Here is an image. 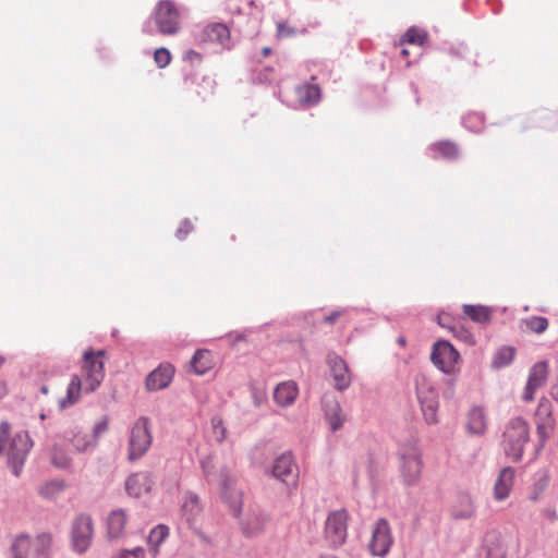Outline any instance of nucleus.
<instances>
[{"label":"nucleus","mask_w":558,"mask_h":558,"mask_svg":"<svg viewBox=\"0 0 558 558\" xmlns=\"http://www.w3.org/2000/svg\"><path fill=\"white\" fill-rule=\"evenodd\" d=\"M191 367L197 375H203L213 367V357L209 351L197 350L191 361Z\"/></svg>","instance_id":"obj_29"},{"label":"nucleus","mask_w":558,"mask_h":558,"mask_svg":"<svg viewBox=\"0 0 558 558\" xmlns=\"http://www.w3.org/2000/svg\"><path fill=\"white\" fill-rule=\"evenodd\" d=\"M203 470L208 482H217L220 487L222 498L229 504L234 513H239L242 507V494L234 486V478L228 469H221L216 478V474L207 470V463L203 462Z\"/></svg>","instance_id":"obj_6"},{"label":"nucleus","mask_w":558,"mask_h":558,"mask_svg":"<svg viewBox=\"0 0 558 558\" xmlns=\"http://www.w3.org/2000/svg\"><path fill=\"white\" fill-rule=\"evenodd\" d=\"M430 361L439 371L447 375H457L460 372V353L446 340L434 343Z\"/></svg>","instance_id":"obj_4"},{"label":"nucleus","mask_w":558,"mask_h":558,"mask_svg":"<svg viewBox=\"0 0 558 558\" xmlns=\"http://www.w3.org/2000/svg\"><path fill=\"white\" fill-rule=\"evenodd\" d=\"M8 392L7 385L0 381V398L4 397Z\"/></svg>","instance_id":"obj_52"},{"label":"nucleus","mask_w":558,"mask_h":558,"mask_svg":"<svg viewBox=\"0 0 558 558\" xmlns=\"http://www.w3.org/2000/svg\"><path fill=\"white\" fill-rule=\"evenodd\" d=\"M299 396V387L295 381L287 380L278 384L274 390V400L277 405L287 408L292 405Z\"/></svg>","instance_id":"obj_23"},{"label":"nucleus","mask_w":558,"mask_h":558,"mask_svg":"<svg viewBox=\"0 0 558 558\" xmlns=\"http://www.w3.org/2000/svg\"><path fill=\"white\" fill-rule=\"evenodd\" d=\"M453 517L457 519H470L475 514V504L470 494H460L453 506Z\"/></svg>","instance_id":"obj_26"},{"label":"nucleus","mask_w":558,"mask_h":558,"mask_svg":"<svg viewBox=\"0 0 558 558\" xmlns=\"http://www.w3.org/2000/svg\"><path fill=\"white\" fill-rule=\"evenodd\" d=\"M427 40V34L420 29V28H410L408 29V32L404 34V36L402 37L401 41H400V45H403L405 43L408 44H414V45H417V46H422L426 43Z\"/></svg>","instance_id":"obj_37"},{"label":"nucleus","mask_w":558,"mask_h":558,"mask_svg":"<svg viewBox=\"0 0 558 558\" xmlns=\"http://www.w3.org/2000/svg\"><path fill=\"white\" fill-rule=\"evenodd\" d=\"M71 458L63 451L61 446L54 445L51 451V462L59 469H69L71 466Z\"/></svg>","instance_id":"obj_36"},{"label":"nucleus","mask_w":558,"mask_h":558,"mask_svg":"<svg viewBox=\"0 0 558 558\" xmlns=\"http://www.w3.org/2000/svg\"><path fill=\"white\" fill-rule=\"evenodd\" d=\"M514 355H515L514 348H512V347L500 348L494 356V361H493L494 367L500 368V367L508 366L513 361Z\"/></svg>","instance_id":"obj_35"},{"label":"nucleus","mask_w":558,"mask_h":558,"mask_svg":"<svg viewBox=\"0 0 558 558\" xmlns=\"http://www.w3.org/2000/svg\"><path fill=\"white\" fill-rule=\"evenodd\" d=\"M433 150L448 159H453L458 156V148L451 142H438L433 145Z\"/></svg>","instance_id":"obj_40"},{"label":"nucleus","mask_w":558,"mask_h":558,"mask_svg":"<svg viewBox=\"0 0 558 558\" xmlns=\"http://www.w3.org/2000/svg\"><path fill=\"white\" fill-rule=\"evenodd\" d=\"M154 21L161 35H175L181 27V13L174 2L161 0L155 7Z\"/></svg>","instance_id":"obj_5"},{"label":"nucleus","mask_w":558,"mask_h":558,"mask_svg":"<svg viewBox=\"0 0 558 558\" xmlns=\"http://www.w3.org/2000/svg\"><path fill=\"white\" fill-rule=\"evenodd\" d=\"M128 523L126 513L121 510H113L107 519V532L110 538H119L123 535Z\"/></svg>","instance_id":"obj_25"},{"label":"nucleus","mask_w":558,"mask_h":558,"mask_svg":"<svg viewBox=\"0 0 558 558\" xmlns=\"http://www.w3.org/2000/svg\"><path fill=\"white\" fill-rule=\"evenodd\" d=\"M514 483V470L512 468H504L494 484V498L497 501L506 500L512 490Z\"/></svg>","instance_id":"obj_22"},{"label":"nucleus","mask_w":558,"mask_h":558,"mask_svg":"<svg viewBox=\"0 0 558 558\" xmlns=\"http://www.w3.org/2000/svg\"><path fill=\"white\" fill-rule=\"evenodd\" d=\"M529 439L530 429L527 422L521 417L510 420L506 425L501 441L506 456L513 462L520 461Z\"/></svg>","instance_id":"obj_2"},{"label":"nucleus","mask_w":558,"mask_h":558,"mask_svg":"<svg viewBox=\"0 0 558 558\" xmlns=\"http://www.w3.org/2000/svg\"><path fill=\"white\" fill-rule=\"evenodd\" d=\"M153 441L147 417H140L134 423L129 438L128 460L133 462L141 459L150 448Z\"/></svg>","instance_id":"obj_3"},{"label":"nucleus","mask_w":558,"mask_h":558,"mask_svg":"<svg viewBox=\"0 0 558 558\" xmlns=\"http://www.w3.org/2000/svg\"><path fill=\"white\" fill-rule=\"evenodd\" d=\"M416 395L421 403L425 421L428 424L437 422L438 393L425 375L415 377Z\"/></svg>","instance_id":"obj_8"},{"label":"nucleus","mask_w":558,"mask_h":558,"mask_svg":"<svg viewBox=\"0 0 558 558\" xmlns=\"http://www.w3.org/2000/svg\"><path fill=\"white\" fill-rule=\"evenodd\" d=\"M93 532L94 529L90 517L81 514L75 519L72 527V545L75 551L82 554L89 548Z\"/></svg>","instance_id":"obj_11"},{"label":"nucleus","mask_w":558,"mask_h":558,"mask_svg":"<svg viewBox=\"0 0 558 558\" xmlns=\"http://www.w3.org/2000/svg\"><path fill=\"white\" fill-rule=\"evenodd\" d=\"M293 35H295V31L293 27H291L284 22L277 23V36L279 38H286Z\"/></svg>","instance_id":"obj_46"},{"label":"nucleus","mask_w":558,"mask_h":558,"mask_svg":"<svg viewBox=\"0 0 558 558\" xmlns=\"http://www.w3.org/2000/svg\"><path fill=\"white\" fill-rule=\"evenodd\" d=\"M422 471L423 460L421 450L415 446L404 448L400 456V476L402 482L408 486L415 485L422 476Z\"/></svg>","instance_id":"obj_9"},{"label":"nucleus","mask_w":558,"mask_h":558,"mask_svg":"<svg viewBox=\"0 0 558 558\" xmlns=\"http://www.w3.org/2000/svg\"><path fill=\"white\" fill-rule=\"evenodd\" d=\"M52 546V535L50 533L38 534L32 542V549L36 558H49V551Z\"/></svg>","instance_id":"obj_32"},{"label":"nucleus","mask_w":558,"mask_h":558,"mask_svg":"<svg viewBox=\"0 0 558 558\" xmlns=\"http://www.w3.org/2000/svg\"><path fill=\"white\" fill-rule=\"evenodd\" d=\"M214 429L215 434L218 436V440H223L226 437V428L220 421L218 423H214Z\"/></svg>","instance_id":"obj_49"},{"label":"nucleus","mask_w":558,"mask_h":558,"mask_svg":"<svg viewBox=\"0 0 558 558\" xmlns=\"http://www.w3.org/2000/svg\"><path fill=\"white\" fill-rule=\"evenodd\" d=\"M473 119H478V117L476 114H470L466 119V123H471Z\"/></svg>","instance_id":"obj_55"},{"label":"nucleus","mask_w":558,"mask_h":558,"mask_svg":"<svg viewBox=\"0 0 558 558\" xmlns=\"http://www.w3.org/2000/svg\"><path fill=\"white\" fill-rule=\"evenodd\" d=\"M63 441L70 444L76 452H85L96 446L95 437L80 426H73L63 432Z\"/></svg>","instance_id":"obj_17"},{"label":"nucleus","mask_w":558,"mask_h":558,"mask_svg":"<svg viewBox=\"0 0 558 558\" xmlns=\"http://www.w3.org/2000/svg\"><path fill=\"white\" fill-rule=\"evenodd\" d=\"M193 222L190 219H184L183 221H181L179 228L177 229L178 239H185L193 231Z\"/></svg>","instance_id":"obj_45"},{"label":"nucleus","mask_w":558,"mask_h":558,"mask_svg":"<svg viewBox=\"0 0 558 558\" xmlns=\"http://www.w3.org/2000/svg\"><path fill=\"white\" fill-rule=\"evenodd\" d=\"M450 330L453 332V335L457 338L464 341L465 343H469V344L475 343L473 335L470 331L465 330L464 328L453 326V327H450Z\"/></svg>","instance_id":"obj_42"},{"label":"nucleus","mask_w":558,"mask_h":558,"mask_svg":"<svg viewBox=\"0 0 558 558\" xmlns=\"http://www.w3.org/2000/svg\"><path fill=\"white\" fill-rule=\"evenodd\" d=\"M391 529L387 520L379 519L372 532L369 549L374 556L384 557L392 545Z\"/></svg>","instance_id":"obj_13"},{"label":"nucleus","mask_w":558,"mask_h":558,"mask_svg":"<svg viewBox=\"0 0 558 558\" xmlns=\"http://www.w3.org/2000/svg\"><path fill=\"white\" fill-rule=\"evenodd\" d=\"M525 328L534 333H543L548 328V320L543 316H532L522 322Z\"/></svg>","instance_id":"obj_38"},{"label":"nucleus","mask_w":558,"mask_h":558,"mask_svg":"<svg viewBox=\"0 0 558 558\" xmlns=\"http://www.w3.org/2000/svg\"><path fill=\"white\" fill-rule=\"evenodd\" d=\"M183 59L185 61H189L191 63H194V62H197L199 63L202 61V56L199 52L195 51V50H187L185 53H184V57Z\"/></svg>","instance_id":"obj_48"},{"label":"nucleus","mask_w":558,"mask_h":558,"mask_svg":"<svg viewBox=\"0 0 558 558\" xmlns=\"http://www.w3.org/2000/svg\"><path fill=\"white\" fill-rule=\"evenodd\" d=\"M154 481L149 473L137 472L130 475L125 482V489L129 495L141 497L148 494L153 487Z\"/></svg>","instance_id":"obj_20"},{"label":"nucleus","mask_w":558,"mask_h":558,"mask_svg":"<svg viewBox=\"0 0 558 558\" xmlns=\"http://www.w3.org/2000/svg\"><path fill=\"white\" fill-rule=\"evenodd\" d=\"M296 96L299 102L304 106L315 105L322 98V90L316 84H303L296 88Z\"/></svg>","instance_id":"obj_28"},{"label":"nucleus","mask_w":558,"mask_h":558,"mask_svg":"<svg viewBox=\"0 0 558 558\" xmlns=\"http://www.w3.org/2000/svg\"><path fill=\"white\" fill-rule=\"evenodd\" d=\"M270 52H271V49H270L269 47H265V48L263 49V54H264L265 57L269 56V54H270Z\"/></svg>","instance_id":"obj_54"},{"label":"nucleus","mask_w":558,"mask_h":558,"mask_svg":"<svg viewBox=\"0 0 558 558\" xmlns=\"http://www.w3.org/2000/svg\"><path fill=\"white\" fill-rule=\"evenodd\" d=\"M41 390H43L44 393H47V391H48L47 387H43Z\"/></svg>","instance_id":"obj_58"},{"label":"nucleus","mask_w":558,"mask_h":558,"mask_svg":"<svg viewBox=\"0 0 558 558\" xmlns=\"http://www.w3.org/2000/svg\"><path fill=\"white\" fill-rule=\"evenodd\" d=\"M183 514L187 521H193L195 517L201 512L199 499L196 495H187L182 505Z\"/></svg>","instance_id":"obj_34"},{"label":"nucleus","mask_w":558,"mask_h":558,"mask_svg":"<svg viewBox=\"0 0 558 558\" xmlns=\"http://www.w3.org/2000/svg\"><path fill=\"white\" fill-rule=\"evenodd\" d=\"M328 365L335 380V387L340 391L349 388L351 385V375L345 362L337 354H329Z\"/></svg>","instance_id":"obj_18"},{"label":"nucleus","mask_w":558,"mask_h":558,"mask_svg":"<svg viewBox=\"0 0 558 558\" xmlns=\"http://www.w3.org/2000/svg\"><path fill=\"white\" fill-rule=\"evenodd\" d=\"M174 375V368L170 364L160 365L153 371L146 378V387L148 390H160L171 383Z\"/></svg>","instance_id":"obj_21"},{"label":"nucleus","mask_w":558,"mask_h":558,"mask_svg":"<svg viewBox=\"0 0 558 558\" xmlns=\"http://www.w3.org/2000/svg\"><path fill=\"white\" fill-rule=\"evenodd\" d=\"M486 558H513L519 554V542L496 533L486 538Z\"/></svg>","instance_id":"obj_10"},{"label":"nucleus","mask_w":558,"mask_h":558,"mask_svg":"<svg viewBox=\"0 0 558 558\" xmlns=\"http://www.w3.org/2000/svg\"><path fill=\"white\" fill-rule=\"evenodd\" d=\"M106 351H94L88 349L84 352L82 363V375H73L66 389V397L61 400L62 409L75 404L82 392H94L105 378L104 360Z\"/></svg>","instance_id":"obj_1"},{"label":"nucleus","mask_w":558,"mask_h":558,"mask_svg":"<svg viewBox=\"0 0 558 558\" xmlns=\"http://www.w3.org/2000/svg\"><path fill=\"white\" fill-rule=\"evenodd\" d=\"M535 423L538 436L542 440H545L555 427L553 407L550 401L545 397L539 399L535 411Z\"/></svg>","instance_id":"obj_16"},{"label":"nucleus","mask_w":558,"mask_h":558,"mask_svg":"<svg viewBox=\"0 0 558 558\" xmlns=\"http://www.w3.org/2000/svg\"><path fill=\"white\" fill-rule=\"evenodd\" d=\"M31 449V440L27 434H16L9 446L8 462L14 475L19 476L26 456Z\"/></svg>","instance_id":"obj_12"},{"label":"nucleus","mask_w":558,"mask_h":558,"mask_svg":"<svg viewBox=\"0 0 558 558\" xmlns=\"http://www.w3.org/2000/svg\"><path fill=\"white\" fill-rule=\"evenodd\" d=\"M323 409L330 428L332 430L341 428L345 421V415L335 396L327 393L323 397Z\"/></svg>","instance_id":"obj_19"},{"label":"nucleus","mask_w":558,"mask_h":558,"mask_svg":"<svg viewBox=\"0 0 558 558\" xmlns=\"http://www.w3.org/2000/svg\"><path fill=\"white\" fill-rule=\"evenodd\" d=\"M547 377L548 363L546 361L535 363L529 372L527 381L522 393L523 401H533L535 391L545 385Z\"/></svg>","instance_id":"obj_15"},{"label":"nucleus","mask_w":558,"mask_h":558,"mask_svg":"<svg viewBox=\"0 0 558 558\" xmlns=\"http://www.w3.org/2000/svg\"><path fill=\"white\" fill-rule=\"evenodd\" d=\"M108 429V420L106 417L98 421L93 427L92 437H95V444L97 442V438L100 434L105 433Z\"/></svg>","instance_id":"obj_47"},{"label":"nucleus","mask_w":558,"mask_h":558,"mask_svg":"<svg viewBox=\"0 0 558 558\" xmlns=\"http://www.w3.org/2000/svg\"><path fill=\"white\" fill-rule=\"evenodd\" d=\"M272 475L289 487L296 486L299 469L290 453H282L275 460Z\"/></svg>","instance_id":"obj_14"},{"label":"nucleus","mask_w":558,"mask_h":558,"mask_svg":"<svg viewBox=\"0 0 558 558\" xmlns=\"http://www.w3.org/2000/svg\"><path fill=\"white\" fill-rule=\"evenodd\" d=\"M341 316V312H333L324 318L326 324H333Z\"/></svg>","instance_id":"obj_50"},{"label":"nucleus","mask_w":558,"mask_h":558,"mask_svg":"<svg viewBox=\"0 0 558 558\" xmlns=\"http://www.w3.org/2000/svg\"><path fill=\"white\" fill-rule=\"evenodd\" d=\"M462 310L472 322L482 325L489 324L494 313L492 307L485 305L464 304Z\"/></svg>","instance_id":"obj_27"},{"label":"nucleus","mask_w":558,"mask_h":558,"mask_svg":"<svg viewBox=\"0 0 558 558\" xmlns=\"http://www.w3.org/2000/svg\"><path fill=\"white\" fill-rule=\"evenodd\" d=\"M114 558H145V550L143 547H135L133 549H123L119 551Z\"/></svg>","instance_id":"obj_43"},{"label":"nucleus","mask_w":558,"mask_h":558,"mask_svg":"<svg viewBox=\"0 0 558 558\" xmlns=\"http://www.w3.org/2000/svg\"><path fill=\"white\" fill-rule=\"evenodd\" d=\"M154 60L159 68H166L171 62V53L167 48H158L154 53Z\"/></svg>","instance_id":"obj_41"},{"label":"nucleus","mask_w":558,"mask_h":558,"mask_svg":"<svg viewBox=\"0 0 558 558\" xmlns=\"http://www.w3.org/2000/svg\"><path fill=\"white\" fill-rule=\"evenodd\" d=\"M401 56L403 58L408 57L410 54L409 50L407 48H402L401 51H400Z\"/></svg>","instance_id":"obj_53"},{"label":"nucleus","mask_w":558,"mask_h":558,"mask_svg":"<svg viewBox=\"0 0 558 558\" xmlns=\"http://www.w3.org/2000/svg\"><path fill=\"white\" fill-rule=\"evenodd\" d=\"M348 519L345 510L330 512L325 522L324 538L330 548L341 547L348 537Z\"/></svg>","instance_id":"obj_7"},{"label":"nucleus","mask_w":558,"mask_h":558,"mask_svg":"<svg viewBox=\"0 0 558 558\" xmlns=\"http://www.w3.org/2000/svg\"><path fill=\"white\" fill-rule=\"evenodd\" d=\"M203 92H198L201 96H210L214 95L216 88V81L211 77L204 76L202 80Z\"/></svg>","instance_id":"obj_44"},{"label":"nucleus","mask_w":558,"mask_h":558,"mask_svg":"<svg viewBox=\"0 0 558 558\" xmlns=\"http://www.w3.org/2000/svg\"><path fill=\"white\" fill-rule=\"evenodd\" d=\"M488 420L483 408H472L466 416V429L472 435H484L487 430Z\"/></svg>","instance_id":"obj_24"},{"label":"nucleus","mask_w":558,"mask_h":558,"mask_svg":"<svg viewBox=\"0 0 558 558\" xmlns=\"http://www.w3.org/2000/svg\"><path fill=\"white\" fill-rule=\"evenodd\" d=\"M65 488V483L63 481L53 480L45 483L40 489L39 494L46 498H53L59 495Z\"/></svg>","instance_id":"obj_39"},{"label":"nucleus","mask_w":558,"mask_h":558,"mask_svg":"<svg viewBox=\"0 0 558 558\" xmlns=\"http://www.w3.org/2000/svg\"><path fill=\"white\" fill-rule=\"evenodd\" d=\"M4 361H5V359L0 355V367L3 365Z\"/></svg>","instance_id":"obj_56"},{"label":"nucleus","mask_w":558,"mask_h":558,"mask_svg":"<svg viewBox=\"0 0 558 558\" xmlns=\"http://www.w3.org/2000/svg\"><path fill=\"white\" fill-rule=\"evenodd\" d=\"M448 320H449V316L448 315H444V314L438 315V324L440 326L446 327Z\"/></svg>","instance_id":"obj_51"},{"label":"nucleus","mask_w":558,"mask_h":558,"mask_svg":"<svg viewBox=\"0 0 558 558\" xmlns=\"http://www.w3.org/2000/svg\"><path fill=\"white\" fill-rule=\"evenodd\" d=\"M31 549L32 542L27 535L17 536L11 546L13 558H27Z\"/></svg>","instance_id":"obj_33"},{"label":"nucleus","mask_w":558,"mask_h":558,"mask_svg":"<svg viewBox=\"0 0 558 558\" xmlns=\"http://www.w3.org/2000/svg\"><path fill=\"white\" fill-rule=\"evenodd\" d=\"M169 529L166 525L159 524L154 527L147 538L149 550L153 556H157L159 553L160 544L168 537Z\"/></svg>","instance_id":"obj_31"},{"label":"nucleus","mask_w":558,"mask_h":558,"mask_svg":"<svg viewBox=\"0 0 558 558\" xmlns=\"http://www.w3.org/2000/svg\"><path fill=\"white\" fill-rule=\"evenodd\" d=\"M399 343H400V344H402V345H404V344H405V340H404V339H402V338H400V339H399Z\"/></svg>","instance_id":"obj_57"},{"label":"nucleus","mask_w":558,"mask_h":558,"mask_svg":"<svg viewBox=\"0 0 558 558\" xmlns=\"http://www.w3.org/2000/svg\"><path fill=\"white\" fill-rule=\"evenodd\" d=\"M230 38L229 28L221 23H214L204 29V39L225 44Z\"/></svg>","instance_id":"obj_30"}]
</instances>
